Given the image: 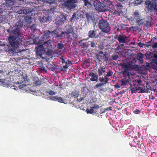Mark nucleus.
Instances as JSON below:
<instances>
[{"label": "nucleus", "mask_w": 157, "mask_h": 157, "mask_svg": "<svg viewBox=\"0 0 157 157\" xmlns=\"http://www.w3.org/2000/svg\"><path fill=\"white\" fill-rule=\"evenodd\" d=\"M24 27L23 22L18 21L16 23L14 28L10 26L7 29L10 34L8 38L9 43L11 47V49L9 48L10 51L16 52V49L19 48L22 45L23 40L21 31H23Z\"/></svg>", "instance_id": "1"}, {"label": "nucleus", "mask_w": 157, "mask_h": 157, "mask_svg": "<svg viewBox=\"0 0 157 157\" xmlns=\"http://www.w3.org/2000/svg\"><path fill=\"white\" fill-rule=\"evenodd\" d=\"M98 26L99 29L104 33H107L111 30L109 23L106 20L103 19L99 20Z\"/></svg>", "instance_id": "2"}, {"label": "nucleus", "mask_w": 157, "mask_h": 157, "mask_svg": "<svg viewBox=\"0 0 157 157\" xmlns=\"http://www.w3.org/2000/svg\"><path fill=\"white\" fill-rule=\"evenodd\" d=\"M97 99H92L93 102H95L97 103L94 104V106L90 107L89 109L88 108L86 109V111L87 113L92 114L97 112V109L99 107V105L101 104L98 103V102H97Z\"/></svg>", "instance_id": "3"}, {"label": "nucleus", "mask_w": 157, "mask_h": 157, "mask_svg": "<svg viewBox=\"0 0 157 157\" xmlns=\"http://www.w3.org/2000/svg\"><path fill=\"white\" fill-rule=\"evenodd\" d=\"M67 16L65 13H63L60 16L58 15L55 19L56 24L58 26L63 24L67 20Z\"/></svg>", "instance_id": "4"}, {"label": "nucleus", "mask_w": 157, "mask_h": 157, "mask_svg": "<svg viewBox=\"0 0 157 157\" xmlns=\"http://www.w3.org/2000/svg\"><path fill=\"white\" fill-rule=\"evenodd\" d=\"M114 38L117 39L120 43H125L128 40V37L123 34L116 35Z\"/></svg>", "instance_id": "5"}, {"label": "nucleus", "mask_w": 157, "mask_h": 157, "mask_svg": "<svg viewBox=\"0 0 157 157\" xmlns=\"http://www.w3.org/2000/svg\"><path fill=\"white\" fill-rule=\"evenodd\" d=\"M35 49L36 56L37 57L42 56L46 52V50L43 47H36Z\"/></svg>", "instance_id": "6"}, {"label": "nucleus", "mask_w": 157, "mask_h": 157, "mask_svg": "<svg viewBox=\"0 0 157 157\" xmlns=\"http://www.w3.org/2000/svg\"><path fill=\"white\" fill-rule=\"evenodd\" d=\"M6 2V9L11 10L13 7L12 6L14 5L15 0H5Z\"/></svg>", "instance_id": "7"}, {"label": "nucleus", "mask_w": 157, "mask_h": 157, "mask_svg": "<svg viewBox=\"0 0 157 157\" xmlns=\"http://www.w3.org/2000/svg\"><path fill=\"white\" fill-rule=\"evenodd\" d=\"M52 18V16L48 13V14H45L43 17H41L40 21L44 23L50 21Z\"/></svg>", "instance_id": "8"}, {"label": "nucleus", "mask_w": 157, "mask_h": 157, "mask_svg": "<svg viewBox=\"0 0 157 157\" xmlns=\"http://www.w3.org/2000/svg\"><path fill=\"white\" fill-rule=\"evenodd\" d=\"M148 12L151 13L154 11V13L155 14L157 13V5H156V3L153 4L152 6L149 7H146Z\"/></svg>", "instance_id": "9"}, {"label": "nucleus", "mask_w": 157, "mask_h": 157, "mask_svg": "<svg viewBox=\"0 0 157 157\" xmlns=\"http://www.w3.org/2000/svg\"><path fill=\"white\" fill-rule=\"evenodd\" d=\"M70 99H53L52 100L57 101L59 102L63 103L65 104H72L73 103L69 100Z\"/></svg>", "instance_id": "10"}, {"label": "nucleus", "mask_w": 157, "mask_h": 157, "mask_svg": "<svg viewBox=\"0 0 157 157\" xmlns=\"http://www.w3.org/2000/svg\"><path fill=\"white\" fill-rule=\"evenodd\" d=\"M65 28L66 29H65V31L64 32L66 33L67 34V35H69L70 34H73L74 33V29L71 25H67L65 26Z\"/></svg>", "instance_id": "11"}, {"label": "nucleus", "mask_w": 157, "mask_h": 157, "mask_svg": "<svg viewBox=\"0 0 157 157\" xmlns=\"http://www.w3.org/2000/svg\"><path fill=\"white\" fill-rule=\"evenodd\" d=\"M155 3L157 5V0H146L144 4L146 6V7H147L152 6L153 4H155Z\"/></svg>", "instance_id": "12"}, {"label": "nucleus", "mask_w": 157, "mask_h": 157, "mask_svg": "<svg viewBox=\"0 0 157 157\" xmlns=\"http://www.w3.org/2000/svg\"><path fill=\"white\" fill-rule=\"evenodd\" d=\"M144 55L141 52L138 54L136 56V59L137 60H138V62L140 64L143 63L144 62Z\"/></svg>", "instance_id": "13"}, {"label": "nucleus", "mask_w": 157, "mask_h": 157, "mask_svg": "<svg viewBox=\"0 0 157 157\" xmlns=\"http://www.w3.org/2000/svg\"><path fill=\"white\" fill-rule=\"evenodd\" d=\"M45 54L51 58H52L55 56H54V51L48 48L47 51H46Z\"/></svg>", "instance_id": "14"}, {"label": "nucleus", "mask_w": 157, "mask_h": 157, "mask_svg": "<svg viewBox=\"0 0 157 157\" xmlns=\"http://www.w3.org/2000/svg\"><path fill=\"white\" fill-rule=\"evenodd\" d=\"M90 76L91 77L90 80L92 81H97L98 79V75L96 74L93 72H92L90 74Z\"/></svg>", "instance_id": "15"}, {"label": "nucleus", "mask_w": 157, "mask_h": 157, "mask_svg": "<svg viewBox=\"0 0 157 157\" xmlns=\"http://www.w3.org/2000/svg\"><path fill=\"white\" fill-rule=\"evenodd\" d=\"M71 97H74V98H77L79 95V92L78 91L74 90L69 94Z\"/></svg>", "instance_id": "16"}, {"label": "nucleus", "mask_w": 157, "mask_h": 157, "mask_svg": "<svg viewBox=\"0 0 157 157\" xmlns=\"http://www.w3.org/2000/svg\"><path fill=\"white\" fill-rule=\"evenodd\" d=\"M66 34V33L64 31H61V33L60 34H58L57 36H55V37L57 39H63L65 38Z\"/></svg>", "instance_id": "17"}, {"label": "nucleus", "mask_w": 157, "mask_h": 157, "mask_svg": "<svg viewBox=\"0 0 157 157\" xmlns=\"http://www.w3.org/2000/svg\"><path fill=\"white\" fill-rule=\"evenodd\" d=\"M95 6H96L97 9H98L100 12H103L105 11V6L102 5L101 3L98 4V6H97V5H96Z\"/></svg>", "instance_id": "18"}, {"label": "nucleus", "mask_w": 157, "mask_h": 157, "mask_svg": "<svg viewBox=\"0 0 157 157\" xmlns=\"http://www.w3.org/2000/svg\"><path fill=\"white\" fill-rule=\"evenodd\" d=\"M143 0H134V2H131V4L134 5V6H138L139 5H142V4L144 3Z\"/></svg>", "instance_id": "19"}, {"label": "nucleus", "mask_w": 157, "mask_h": 157, "mask_svg": "<svg viewBox=\"0 0 157 157\" xmlns=\"http://www.w3.org/2000/svg\"><path fill=\"white\" fill-rule=\"evenodd\" d=\"M105 71V69L102 67H101L100 68H98V72L99 76L101 75L102 74L105 75V73L106 72Z\"/></svg>", "instance_id": "20"}, {"label": "nucleus", "mask_w": 157, "mask_h": 157, "mask_svg": "<svg viewBox=\"0 0 157 157\" xmlns=\"http://www.w3.org/2000/svg\"><path fill=\"white\" fill-rule=\"evenodd\" d=\"M32 17L31 16H26L24 17V20L25 22L27 25H29L32 23Z\"/></svg>", "instance_id": "21"}, {"label": "nucleus", "mask_w": 157, "mask_h": 157, "mask_svg": "<svg viewBox=\"0 0 157 157\" xmlns=\"http://www.w3.org/2000/svg\"><path fill=\"white\" fill-rule=\"evenodd\" d=\"M76 13H74L72 17L71 18V19L69 21V22L72 25L74 21H75L76 20Z\"/></svg>", "instance_id": "22"}, {"label": "nucleus", "mask_w": 157, "mask_h": 157, "mask_svg": "<svg viewBox=\"0 0 157 157\" xmlns=\"http://www.w3.org/2000/svg\"><path fill=\"white\" fill-rule=\"evenodd\" d=\"M56 64L52 63L48 64L47 67L51 71H54V69Z\"/></svg>", "instance_id": "23"}, {"label": "nucleus", "mask_w": 157, "mask_h": 157, "mask_svg": "<svg viewBox=\"0 0 157 157\" xmlns=\"http://www.w3.org/2000/svg\"><path fill=\"white\" fill-rule=\"evenodd\" d=\"M99 20V18L98 17H93L91 20L93 23V26L94 27L95 26H97L98 25H97V24Z\"/></svg>", "instance_id": "24"}, {"label": "nucleus", "mask_w": 157, "mask_h": 157, "mask_svg": "<svg viewBox=\"0 0 157 157\" xmlns=\"http://www.w3.org/2000/svg\"><path fill=\"white\" fill-rule=\"evenodd\" d=\"M89 36L90 38L95 37L97 38L98 37V36H95L96 35L95 32L94 30L90 31L88 33Z\"/></svg>", "instance_id": "25"}, {"label": "nucleus", "mask_w": 157, "mask_h": 157, "mask_svg": "<svg viewBox=\"0 0 157 157\" xmlns=\"http://www.w3.org/2000/svg\"><path fill=\"white\" fill-rule=\"evenodd\" d=\"M89 46L90 44L86 42L82 43L80 45L81 48H83L84 50H86Z\"/></svg>", "instance_id": "26"}, {"label": "nucleus", "mask_w": 157, "mask_h": 157, "mask_svg": "<svg viewBox=\"0 0 157 157\" xmlns=\"http://www.w3.org/2000/svg\"><path fill=\"white\" fill-rule=\"evenodd\" d=\"M131 90L132 93H136L137 91L140 90V87L138 86H132L131 85Z\"/></svg>", "instance_id": "27"}, {"label": "nucleus", "mask_w": 157, "mask_h": 157, "mask_svg": "<svg viewBox=\"0 0 157 157\" xmlns=\"http://www.w3.org/2000/svg\"><path fill=\"white\" fill-rule=\"evenodd\" d=\"M42 37L44 40H45L47 39L50 37V36H49V34L48 30L44 32V34L42 36Z\"/></svg>", "instance_id": "28"}, {"label": "nucleus", "mask_w": 157, "mask_h": 157, "mask_svg": "<svg viewBox=\"0 0 157 157\" xmlns=\"http://www.w3.org/2000/svg\"><path fill=\"white\" fill-rule=\"evenodd\" d=\"M34 83L37 86H40L41 84V81H40L38 78H35L34 79Z\"/></svg>", "instance_id": "29"}, {"label": "nucleus", "mask_w": 157, "mask_h": 157, "mask_svg": "<svg viewBox=\"0 0 157 157\" xmlns=\"http://www.w3.org/2000/svg\"><path fill=\"white\" fill-rule=\"evenodd\" d=\"M86 17L87 22L89 23L90 22V19L92 20L93 18L92 16L89 13H85Z\"/></svg>", "instance_id": "30"}, {"label": "nucleus", "mask_w": 157, "mask_h": 157, "mask_svg": "<svg viewBox=\"0 0 157 157\" xmlns=\"http://www.w3.org/2000/svg\"><path fill=\"white\" fill-rule=\"evenodd\" d=\"M9 84H10L9 83V81H7L6 82H5V81H4L3 79H0V84L2 85L3 86H6L8 85Z\"/></svg>", "instance_id": "31"}, {"label": "nucleus", "mask_w": 157, "mask_h": 157, "mask_svg": "<svg viewBox=\"0 0 157 157\" xmlns=\"http://www.w3.org/2000/svg\"><path fill=\"white\" fill-rule=\"evenodd\" d=\"M146 28L148 29L150 27L152 26L153 25L152 23H151L149 21H146V22H144L143 25Z\"/></svg>", "instance_id": "32"}, {"label": "nucleus", "mask_w": 157, "mask_h": 157, "mask_svg": "<svg viewBox=\"0 0 157 157\" xmlns=\"http://www.w3.org/2000/svg\"><path fill=\"white\" fill-rule=\"evenodd\" d=\"M52 31L54 35H56V36H57L58 34H59L61 32L60 30L59 29V28H56L53 30Z\"/></svg>", "instance_id": "33"}, {"label": "nucleus", "mask_w": 157, "mask_h": 157, "mask_svg": "<svg viewBox=\"0 0 157 157\" xmlns=\"http://www.w3.org/2000/svg\"><path fill=\"white\" fill-rule=\"evenodd\" d=\"M57 47L59 49L62 50L64 48V45L62 42L58 43L57 44Z\"/></svg>", "instance_id": "34"}, {"label": "nucleus", "mask_w": 157, "mask_h": 157, "mask_svg": "<svg viewBox=\"0 0 157 157\" xmlns=\"http://www.w3.org/2000/svg\"><path fill=\"white\" fill-rule=\"evenodd\" d=\"M136 23H138L139 26L143 25L144 22L142 21H143V19H139V18H136Z\"/></svg>", "instance_id": "35"}, {"label": "nucleus", "mask_w": 157, "mask_h": 157, "mask_svg": "<svg viewBox=\"0 0 157 157\" xmlns=\"http://www.w3.org/2000/svg\"><path fill=\"white\" fill-rule=\"evenodd\" d=\"M67 37V42L69 44H71L73 40L72 38L69 35H66Z\"/></svg>", "instance_id": "36"}, {"label": "nucleus", "mask_w": 157, "mask_h": 157, "mask_svg": "<svg viewBox=\"0 0 157 157\" xmlns=\"http://www.w3.org/2000/svg\"><path fill=\"white\" fill-rule=\"evenodd\" d=\"M153 42V38H152L150 41L146 43V44H145V46L147 47H148L149 46H151Z\"/></svg>", "instance_id": "37"}, {"label": "nucleus", "mask_w": 157, "mask_h": 157, "mask_svg": "<svg viewBox=\"0 0 157 157\" xmlns=\"http://www.w3.org/2000/svg\"><path fill=\"white\" fill-rule=\"evenodd\" d=\"M121 82L122 86H125L128 84V83L126 79L121 80Z\"/></svg>", "instance_id": "38"}, {"label": "nucleus", "mask_w": 157, "mask_h": 157, "mask_svg": "<svg viewBox=\"0 0 157 157\" xmlns=\"http://www.w3.org/2000/svg\"><path fill=\"white\" fill-rule=\"evenodd\" d=\"M82 1L84 3L85 5L87 7L91 5V3L88 0H82Z\"/></svg>", "instance_id": "39"}, {"label": "nucleus", "mask_w": 157, "mask_h": 157, "mask_svg": "<svg viewBox=\"0 0 157 157\" xmlns=\"http://www.w3.org/2000/svg\"><path fill=\"white\" fill-rule=\"evenodd\" d=\"M68 62V63H67V62H66L65 64V65H63V68L64 69L66 70L67 69L68 67L70 66L69 64L71 63V61L69 60L67 61Z\"/></svg>", "instance_id": "40"}, {"label": "nucleus", "mask_w": 157, "mask_h": 157, "mask_svg": "<svg viewBox=\"0 0 157 157\" xmlns=\"http://www.w3.org/2000/svg\"><path fill=\"white\" fill-rule=\"evenodd\" d=\"M140 13L138 12H137L136 11L135 12H134L133 15V16L134 17H137V18H140Z\"/></svg>", "instance_id": "41"}, {"label": "nucleus", "mask_w": 157, "mask_h": 157, "mask_svg": "<svg viewBox=\"0 0 157 157\" xmlns=\"http://www.w3.org/2000/svg\"><path fill=\"white\" fill-rule=\"evenodd\" d=\"M105 84H106L105 82L104 83L101 82L100 83H99L96 84L94 86V88H98V87H100L104 85H105Z\"/></svg>", "instance_id": "42"}, {"label": "nucleus", "mask_w": 157, "mask_h": 157, "mask_svg": "<svg viewBox=\"0 0 157 157\" xmlns=\"http://www.w3.org/2000/svg\"><path fill=\"white\" fill-rule=\"evenodd\" d=\"M30 28L33 31H35L36 30V27L35 24H32L30 26Z\"/></svg>", "instance_id": "43"}, {"label": "nucleus", "mask_w": 157, "mask_h": 157, "mask_svg": "<svg viewBox=\"0 0 157 157\" xmlns=\"http://www.w3.org/2000/svg\"><path fill=\"white\" fill-rule=\"evenodd\" d=\"M62 71H63V72H66L67 71L66 70L64 69L62 67H59L56 71L58 72H60Z\"/></svg>", "instance_id": "44"}, {"label": "nucleus", "mask_w": 157, "mask_h": 157, "mask_svg": "<svg viewBox=\"0 0 157 157\" xmlns=\"http://www.w3.org/2000/svg\"><path fill=\"white\" fill-rule=\"evenodd\" d=\"M69 3V6L71 4H74L75 3L77 2L78 0H67Z\"/></svg>", "instance_id": "45"}, {"label": "nucleus", "mask_w": 157, "mask_h": 157, "mask_svg": "<svg viewBox=\"0 0 157 157\" xmlns=\"http://www.w3.org/2000/svg\"><path fill=\"white\" fill-rule=\"evenodd\" d=\"M32 12V10L30 9H26L24 10V13L26 14H29L31 13Z\"/></svg>", "instance_id": "46"}, {"label": "nucleus", "mask_w": 157, "mask_h": 157, "mask_svg": "<svg viewBox=\"0 0 157 157\" xmlns=\"http://www.w3.org/2000/svg\"><path fill=\"white\" fill-rule=\"evenodd\" d=\"M47 93L48 94L52 96L55 95V94L56 93L54 91H52L51 90H49L48 91H47Z\"/></svg>", "instance_id": "47"}, {"label": "nucleus", "mask_w": 157, "mask_h": 157, "mask_svg": "<svg viewBox=\"0 0 157 157\" xmlns=\"http://www.w3.org/2000/svg\"><path fill=\"white\" fill-rule=\"evenodd\" d=\"M119 56L117 54H115L112 55V59L113 60H116L118 58Z\"/></svg>", "instance_id": "48"}, {"label": "nucleus", "mask_w": 157, "mask_h": 157, "mask_svg": "<svg viewBox=\"0 0 157 157\" xmlns=\"http://www.w3.org/2000/svg\"><path fill=\"white\" fill-rule=\"evenodd\" d=\"M26 86V85L24 84L20 85L18 86V89H21L22 90H25V87Z\"/></svg>", "instance_id": "49"}, {"label": "nucleus", "mask_w": 157, "mask_h": 157, "mask_svg": "<svg viewBox=\"0 0 157 157\" xmlns=\"http://www.w3.org/2000/svg\"><path fill=\"white\" fill-rule=\"evenodd\" d=\"M133 30V31H136L139 30L140 27L138 26H132Z\"/></svg>", "instance_id": "50"}, {"label": "nucleus", "mask_w": 157, "mask_h": 157, "mask_svg": "<svg viewBox=\"0 0 157 157\" xmlns=\"http://www.w3.org/2000/svg\"><path fill=\"white\" fill-rule=\"evenodd\" d=\"M106 73L107 74L106 75L107 76H108V77L111 76L113 74V72L111 71H109L107 72Z\"/></svg>", "instance_id": "51"}, {"label": "nucleus", "mask_w": 157, "mask_h": 157, "mask_svg": "<svg viewBox=\"0 0 157 157\" xmlns=\"http://www.w3.org/2000/svg\"><path fill=\"white\" fill-rule=\"evenodd\" d=\"M112 108L111 107H107L106 108H105L104 109V111L102 113H103L105 112H106L107 111H108L109 110H112Z\"/></svg>", "instance_id": "52"}, {"label": "nucleus", "mask_w": 157, "mask_h": 157, "mask_svg": "<svg viewBox=\"0 0 157 157\" xmlns=\"http://www.w3.org/2000/svg\"><path fill=\"white\" fill-rule=\"evenodd\" d=\"M90 46L91 47L94 48L95 47L96 48H97V47L96 46L95 44L94 43V41H92L90 43Z\"/></svg>", "instance_id": "53"}, {"label": "nucleus", "mask_w": 157, "mask_h": 157, "mask_svg": "<svg viewBox=\"0 0 157 157\" xmlns=\"http://www.w3.org/2000/svg\"><path fill=\"white\" fill-rule=\"evenodd\" d=\"M108 76H107L105 74L104 76V79H105V83L106 84L108 83V81L109 80V78L107 77Z\"/></svg>", "instance_id": "54"}, {"label": "nucleus", "mask_w": 157, "mask_h": 157, "mask_svg": "<svg viewBox=\"0 0 157 157\" xmlns=\"http://www.w3.org/2000/svg\"><path fill=\"white\" fill-rule=\"evenodd\" d=\"M48 31L49 34V36H50V37L55 35L54 34L52 31H50L49 30H48Z\"/></svg>", "instance_id": "55"}, {"label": "nucleus", "mask_w": 157, "mask_h": 157, "mask_svg": "<svg viewBox=\"0 0 157 157\" xmlns=\"http://www.w3.org/2000/svg\"><path fill=\"white\" fill-rule=\"evenodd\" d=\"M148 20L147 21H149L150 23H152V21L153 20L152 18L150 16H148L147 17Z\"/></svg>", "instance_id": "56"}, {"label": "nucleus", "mask_w": 157, "mask_h": 157, "mask_svg": "<svg viewBox=\"0 0 157 157\" xmlns=\"http://www.w3.org/2000/svg\"><path fill=\"white\" fill-rule=\"evenodd\" d=\"M113 14H117L119 16L120 15V13L118 10H115L113 13Z\"/></svg>", "instance_id": "57"}, {"label": "nucleus", "mask_w": 157, "mask_h": 157, "mask_svg": "<svg viewBox=\"0 0 157 157\" xmlns=\"http://www.w3.org/2000/svg\"><path fill=\"white\" fill-rule=\"evenodd\" d=\"M151 47L153 48H157V42L155 43L153 42L152 44Z\"/></svg>", "instance_id": "58"}, {"label": "nucleus", "mask_w": 157, "mask_h": 157, "mask_svg": "<svg viewBox=\"0 0 157 157\" xmlns=\"http://www.w3.org/2000/svg\"><path fill=\"white\" fill-rule=\"evenodd\" d=\"M99 80L101 82H105V79L103 77H100L99 78Z\"/></svg>", "instance_id": "59"}, {"label": "nucleus", "mask_w": 157, "mask_h": 157, "mask_svg": "<svg viewBox=\"0 0 157 157\" xmlns=\"http://www.w3.org/2000/svg\"><path fill=\"white\" fill-rule=\"evenodd\" d=\"M133 112L135 114H139L140 113V111L139 109H136Z\"/></svg>", "instance_id": "60"}, {"label": "nucleus", "mask_w": 157, "mask_h": 157, "mask_svg": "<svg viewBox=\"0 0 157 157\" xmlns=\"http://www.w3.org/2000/svg\"><path fill=\"white\" fill-rule=\"evenodd\" d=\"M138 45L140 47H143L144 46H145V44L142 43L141 42L139 43Z\"/></svg>", "instance_id": "61"}, {"label": "nucleus", "mask_w": 157, "mask_h": 157, "mask_svg": "<svg viewBox=\"0 0 157 157\" xmlns=\"http://www.w3.org/2000/svg\"><path fill=\"white\" fill-rule=\"evenodd\" d=\"M60 59H61L62 63H65L66 62H67L65 61V59L63 58V57L62 56L61 57Z\"/></svg>", "instance_id": "62"}, {"label": "nucleus", "mask_w": 157, "mask_h": 157, "mask_svg": "<svg viewBox=\"0 0 157 157\" xmlns=\"http://www.w3.org/2000/svg\"><path fill=\"white\" fill-rule=\"evenodd\" d=\"M52 40H49L45 41V43L48 45H49V44H51V43H52Z\"/></svg>", "instance_id": "63"}, {"label": "nucleus", "mask_w": 157, "mask_h": 157, "mask_svg": "<svg viewBox=\"0 0 157 157\" xmlns=\"http://www.w3.org/2000/svg\"><path fill=\"white\" fill-rule=\"evenodd\" d=\"M125 25L123 24H121V30H122L123 29H126V27H124Z\"/></svg>", "instance_id": "64"}]
</instances>
